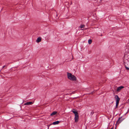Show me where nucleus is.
<instances>
[{
    "label": "nucleus",
    "mask_w": 129,
    "mask_h": 129,
    "mask_svg": "<svg viewBox=\"0 0 129 129\" xmlns=\"http://www.w3.org/2000/svg\"><path fill=\"white\" fill-rule=\"evenodd\" d=\"M67 75L68 78L70 80L73 81L76 80V78L71 73L68 72Z\"/></svg>",
    "instance_id": "1"
},
{
    "label": "nucleus",
    "mask_w": 129,
    "mask_h": 129,
    "mask_svg": "<svg viewBox=\"0 0 129 129\" xmlns=\"http://www.w3.org/2000/svg\"><path fill=\"white\" fill-rule=\"evenodd\" d=\"M124 64L125 67L127 70H129V68L128 67H129V62L128 60H125L124 62Z\"/></svg>",
    "instance_id": "2"
},
{
    "label": "nucleus",
    "mask_w": 129,
    "mask_h": 129,
    "mask_svg": "<svg viewBox=\"0 0 129 129\" xmlns=\"http://www.w3.org/2000/svg\"><path fill=\"white\" fill-rule=\"evenodd\" d=\"M122 117H119L118 120H117V123L118 124H119L121 122H122L124 119H125V118H122Z\"/></svg>",
    "instance_id": "3"
},
{
    "label": "nucleus",
    "mask_w": 129,
    "mask_h": 129,
    "mask_svg": "<svg viewBox=\"0 0 129 129\" xmlns=\"http://www.w3.org/2000/svg\"><path fill=\"white\" fill-rule=\"evenodd\" d=\"M59 123V121H57L53 122L51 124L47 125V126L48 127V129L49 128V126L50 125L52 124H54V125L57 124H58Z\"/></svg>",
    "instance_id": "4"
},
{
    "label": "nucleus",
    "mask_w": 129,
    "mask_h": 129,
    "mask_svg": "<svg viewBox=\"0 0 129 129\" xmlns=\"http://www.w3.org/2000/svg\"><path fill=\"white\" fill-rule=\"evenodd\" d=\"M79 115H78L75 116L74 119L75 122H77L78 121Z\"/></svg>",
    "instance_id": "5"
},
{
    "label": "nucleus",
    "mask_w": 129,
    "mask_h": 129,
    "mask_svg": "<svg viewBox=\"0 0 129 129\" xmlns=\"http://www.w3.org/2000/svg\"><path fill=\"white\" fill-rule=\"evenodd\" d=\"M75 109H73L72 110V112L75 114V115H78V112L76 111Z\"/></svg>",
    "instance_id": "6"
},
{
    "label": "nucleus",
    "mask_w": 129,
    "mask_h": 129,
    "mask_svg": "<svg viewBox=\"0 0 129 129\" xmlns=\"http://www.w3.org/2000/svg\"><path fill=\"white\" fill-rule=\"evenodd\" d=\"M124 87L123 86H122L119 87L117 88L116 90L117 91H118L122 89Z\"/></svg>",
    "instance_id": "7"
},
{
    "label": "nucleus",
    "mask_w": 129,
    "mask_h": 129,
    "mask_svg": "<svg viewBox=\"0 0 129 129\" xmlns=\"http://www.w3.org/2000/svg\"><path fill=\"white\" fill-rule=\"evenodd\" d=\"M115 98L116 100V101H119L120 98L117 95H116L115 96Z\"/></svg>",
    "instance_id": "8"
},
{
    "label": "nucleus",
    "mask_w": 129,
    "mask_h": 129,
    "mask_svg": "<svg viewBox=\"0 0 129 129\" xmlns=\"http://www.w3.org/2000/svg\"><path fill=\"white\" fill-rule=\"evenodd\" d=\"M33 103L32 102H27L25 103L24 104V105H31L32 104H33Z\"/></svg>",
    "instance_id": "9"
},
{
    "label": "nucleus",
    "mask_w": 129,
    "mask_h": 129,
    "mask_svg": "<svg viewBox=\"0 0 129 129\" xmlns=\"http://www.w3.org/2000/svg\"><path fill=\"white\" fill-rule=\"evenodd\" d=\"M41 37H39L38 38L37 40H36V42L38 43H39L41 42Z\"/></svg>",
    "instance_id": "10"
},
{
    "label": "nucleus",
    "mask_w": 129,
    "mask_h": 129,
    "mask_svg": "<svg viewBox=\"0 0 129 129\" xmlns=\"http://www.w3.org/2000/svg\"><path fill=\"white\" fill-rule=\"evenodd\" d=\"M57 113V112L56 111H54L50 114V116H53L54 115L56 114Z\"/></svg>",
    "instance_id": "11"
},
{
    "label": "nucleus",
    "mask_w": 129,
    "mask_h": 129,
    "mask_svg": "<svg viewBox=\"0 0 129 129\" xmlns=\"http://www.w3.org/2000/svg\"><path fill=\"white\" fill-rule=\"evenodd\" d=\"M85 26V25H81L80 26V27L81 28H84Z\"/></svg>",
    "instance_id": "12"
},
{
    "label": "nucleus",
    "mask_w": 129,
    "mask_h": 129,
    "mask_svg": "<svg viewBox=\"0 0 129 129\" xmlns=\"http://www.w3.org/2000/svg\"><path fill=\"white\" fill-rule=\"evenodd\" d=\"M92 40H91L89 39L88 40V43L89 44H91L92 43Z\"/></svg>",
    "instance_id": "13"
},
{
    "label": "nucleus",
    "mask_w": 129,
    "mask_h": 129,
    "mask_svg": "<svg viewBox=\"0 0 129 129\" xmlns=\"http://www.w3.org/2000/svg\"><path fill=\"white\" fill-rule=\"evenodd\" d=\"M119 101H116V106H118L119 103Z\"/></svg>",
    "instance_id": "14"
},
{
    "label": "nucleus",
    "mask_w": 129,
    "mask_h": 129,
    "mask_svg": "<svg viewBox=\"0 0 129 129\" xmlns=\"http://www.w3.org/2000/svg\"><path fill=\"white\" fill-rule=\"evenodd\" d=\"M94 112H93V111H92V112H91L90 113V115L92 116V115L94 114Z\"/></svg>",
    "instance_id": "15"
},
{
    "label": "nucleus",
    "mask_w": 129,
    "mask_h": 129,
    "mask_svg": "<svg viewBox=\"0 0 129 129\" xmlns=\"http://www.w3.org/2000/svg\"><path fill=\"white\" fill-rule=\"evenodd\" d=\"M116 106H116H115V109H116V108H117V106Z\"/></svg>",
    "instance_id": "16"
},
{
    "label": "nucleus",
    "mask_w": 129,
    "mask_h": 129,
    "mask_svg": "<svg viewBox=\"0 0 129 129\" xmlns=\"http://www.w3.org/2000/svg\"><path fill=\"white\" fill-rule=\"evenodd\" d=\"M5 67V66H4L2 68V69H3V68H4Z\"/></svg>",
    "instance_id": "17"
},
{
    "label": "nucleus",
    "mask_w": 129,
    "mask_h": 129,
    "mask_svg": "<svg viewBox=\"0 0 129 129\" xmlns=\"http://www.w3.org/2000/svg\"><path fill=\"white\" fill-rule=\"evenodd\" d=\"M72 2H71V5H72Z\"/></svg>",
    "instance_id": "18"
},
{
    "label": "nucleus",
    "mask_w": 129,
    "mask_h": 129,
    "mask_svg": "<svg viewBox=\"0 0 129 129\" xmlns=\"http://www.w3.org/2000/svg\"><path fill=\"white\" fill-rule=\"evenodd\" d=\"M113 127H112L110 129H113Z\"/></svg>",
    "instance_id": "19"
},
{
    "label": "nucleus",
    "mask_w": 129,
    "mask_h": 129,
    "mask_svg": "<svg viewBox=\"0 0 129 129\" xmlns=\"http://www.w3.org/2000/svg\"><path fill=\"white\" fill-rule=\"evenodd\" d=\"M101 36H102V35H101Z\"/></svg>",
    "instance_id": "20"
}]
</instances>
